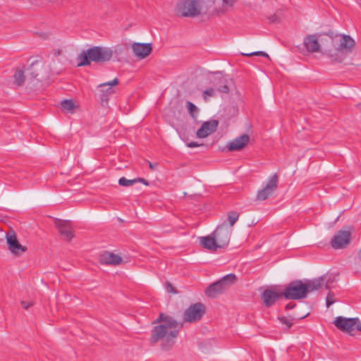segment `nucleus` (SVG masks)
<instances>
[{"instance_id":"44","label":"nucleus","mask_w":361,"mask_h":361,"mask_svg":"<svg viewBox=\"0 0 361 361\" xmlns=\"http://www.w3.org/2000/svg\"><path fill=\"white\" fill-rule=\"evenodd\" d=\"M221 81H222V82L224 83L226 82V79L223 78V79H221Z\"/></svg>"},{"instance_id":"6","label":"nucleus","mask_w":361,"mask_h":361,"mask_svg":"<svg viewBox=\"0 0 361 361\" xmlns=\"http://www.w3.org/2000/svg\"><path fill=\"white\" fill-rule=\"evenodd\" d=\"M283 295L287 300L305 299L307 298V287L301 280L293 281L286 286Z\"/></svg>"},{"instance_id":"13","label":"nucleus","mask_w":361,"mask_h":361,"mask_svg":"<svg viewBox=\"0 0 361 361\" xmlns=\"http://www.w3.org/2000/svg\"><path fill=\"white\" fill-rule=\"evenodd\" d=\"M357 322V318H345L337 317L334 321V324L341 331L350 333L355 329Z\"/></svg>"},{"instance_id":"36","label":"nucleus","mask_w":361,"mask_h":361,"mask_svg":"<svg viewBox=\"0 0 361 361\" xmlns=\"http://www.w3.org/2000/svg\"><path fill=\"white\" fill-rule=\"evenodd\" d=\"M21 305L23 306V307L25 310H27L30 307L32 306L33 305V302H26V301H24V300H22L21 301Z\"/></svg>"},{"instance_id":"33","label":"nucleus","mask_w":361,"mask_h":361,"mask_svg":"<svg viewBox=\"0 0 361 361\" xmlns=\"http://www.w3.org/2000/svg\"><path fill=\"white\" fill-rule=\"evenodd\" d=\"M166 288L169 293H177V291L176 290L173 285L169 282H167L166 283Z\"/></svg>"},{"instance_id":"39","label":"nucleus","mask_w":361,"mask_h":361,"mask_svg":"<svg viewBox=\"0 0 361 361\" xmlns=\"http://www.w3.org/2000/svg\"><path fill=\"white\" fill-rule=\"evenodd\" d=\"M295 303H293V302H290L288 304L286 305V310H290V309H293L295 307Z\"/></svg>"},{"instance_id":"11","label":"nucleus","mask_w":361,"mask_h":361,"mask_svg":"<svg viewBox=\"0 0 361 361\" xmlns=\"http://www.w3.org/2000/svg\"><path fill=\"white\" fill-rule=\"evenodd\" d=\"M54 224L63 240L69 242L74 238V230L71 221L54 219Z\"/></svg>"},{"instance_id":"1","label":"nucleus","mask_w":361,"mask_h":361,"mask_svg":"<svg viewBox=\"0 0 361 361\" xmlns=\"http://www.w3.org/2000/svg\"><path fill=\"white\" fill-rule=\"evenodd\" d=\"M320 43L317 35L306 36L303 45L308 52L314 53L323 49L322 54L326 56L332 62L341 63L347 55L353 51L355 40L348 35L334 33L330 31L319 34Z\"/></svg>"},{"instance_id":"30","label":"nucleus","mask_w":361,"mask_h":361,"mask_svg":"<svg viewBox=\"0 0 361 361\" xmlns=\"http://www.w3.org/2000/svg\"><path fill=\"white\" fill-rule=\"evenodd\" d=\"M214 96H215V90L213 88L207 89L203 92V97L205 100L207 99L208 97H214Z\"/></svg>"},{"instance_id":"45","label":"nucleus","mask_w":361,"mask_h":361,"mask_svg":"<svg viewBox=\"0 0 361 361\" xmlns=\"http://www.w3.org/2000/svg\"><path fill=\"white\" fill-rule=\"evenodd\" d=\"M360 216H361V212H360Z\"/></svg>"},{"instance_id":"5","label":"nucleus","mask_w":361,"mask_h":361,"mask_svg":"<svg viewBox=\"0 0 361 361\" xmlns=\"http://www.w3.org/2000/svg\"><path fill=\"white\" fill-rule=\"evenodd\" d=\"M200 0H180L176 7L178 15L182 17L195 18L201 14Z\"/></svg>"},{"instance_id":"28","label":"nucleus","mask_w":361,"mask_h":361,"mask_svg":"<svg viewBox=\"0 0 361 361\" xmlns=\"http://www.w3.org/2000/svg\"><path fill=\"white\" fill-rule=\"evenodd\" d=\"M136 183L135 178L133 180H128L125 177H121L118 180V184L121 186L128 187L130 185H133Z\"/></svg>"},{"instance_id":"26","label":"nucleus","mask_w":361,"mask_h":361,"mask_svg":"<svg viewBox=\"0 0 361 361\" xmlns=\"http://www.w3.org/2000/svg\"><path fill=\"white\" fill-rule=\"evenodd\" d=\"M240 214L235 211H231L228 213V220L229 222V226L232 228L235 222L238 220Z\"/></svg>"},{"instance_id":"17","label":"nucleus","mask_w":361,"mask_h":361,"mask_svg":"<svg viewBox=\"0 0 361 361\" xmlns=\"http://www.w3.org/2000/svg\"><path fill=\"white\" fill-rule=\"evenodd\" d=\"M249 141L250 136L246 133L243 134L228 143V150L230 152L240 151L248 144Z\"/></svg>"},{"instance_id":"15","label":"nucleus","mask_w":361,"mask_h":361,"mask_svg":"<svg viewBox=\"0 0 361 361\" xmlns=\"http://www.w3.org/2000/svg\"><path fill=\"white\" fill-rule=\"evenodd\" d=\"M132 49L136 57L140 59H143L151 54L152 46L151 43L134 42L132 44Z\"/></svg>"},{"instance_id":"32","label":"nucleus","mask_w":361,"mask_h":361,"mask_svg":"<svg viewBox=\"0 0 361 361\" xmlns=\"http://www.w3.org/2000/svg\"><path fill=\"white\" fill-rule=\"evenodd\" d=\"M29 74L32 76V78H37L38 76V73L36 72L35 67L34 64H32L30 67L28 68Z\"/></svg>"},{"instance_id":"3","label":"nucleus","mask_w":361,"mask_h":361,"mask_svg":"<svg viewBox=\"0 0 361 361\" xmlns=\"http://www.w3.org/2000/svg\"><path fill=\"white\" fill-rule=\"evenodd\" d=\"M113 56V51L106 47H92L82 51L78 56V66H90L91 62L103 63L110 61Z\"/></svg>"},{"instance_id":"31","label":"nucleus","mask_w":361,"mask_h":361,"mask_svg":"<svg viewBox=\"0 0 361 361\" xmlns=\"http://www.w3.org/2000/svg\"><path fill=\"white\" fill-rule=\"evenodd\" d=\"M281 18V17L279 12H277V13L271 15L269 18V20L270 23H275L280 22Z\"/></svg>"},{"instance_id":"35","label":"nucleus","mask_w":361,"mask_h":361,"mask_svg":"<svg viewBox=\"0 0 361 361\" xmlns=\"http://www.w3.org/2000/svg\"><path fill=\"white\" fill-rule=\"evenodd\" d=\"M334 302V300L331 299V293H329L326 299V307H329Z\"/></svg>"},{"instance_id":"40","label":"nucleus","mask_w":361,"mask_h":361,"mask_svg":"<svg viewBox=\"0 0 361 361\" xmlns=\"http://www.w3.org/2000/svg\"><path fill=\"white\" fill-rule=\"evenodd\" d=\"M355 328H356V329L357 331H361V322H360V319L358 318H357V322H356Z\"/></svg>"},{"instance_id":"20","label":"nucleus","mask_w":361,"mask_h":361,"mask_svg":"<svg viewBox=\"0 0 361 361\" xmlns=\"http://www.w3.org/2000/svg\"><path fill=\"white\" fill-rule=\"evenodd\" d=\"M99 262L103 264L118 265L122 262L121 256L105 251L99 255Z\"/></svg>"},{"instance_id":"10","label":"nucleus","mask_w":361,"mask_h":361,"mask_svg":"<svg viewBox=\"0 0 361 361\" xmlns=\"http://www.w3.org/2000/svg\"><path fill=\"white\" fill-rule=\"evenodd\" d=\"M6 239L8 248L12 254L19 256L27 250V247L19 243L13 230L10 229L6 233Z\"/></svg>"},{"instance_id":"16","label":"nucleus","mask_w":361,"mask_h":361,"mask_svg":"<svg viewBox=\"0 0 361 361\" xmlns=\"http://www.w3.org/2000/svg\"><path fill=\"white\" fill-rule=\"evenodd\" d=\"M219 125V121L216 120H210L204 122L196 133L197 137L199 138H204L216 131Z\"/></svg>"},{"instance_id":"12","label":"nucleus","mask_w":361,"mask_h":361,"mask_svg":"<svg viewBox=\"0 0 361 361\" xmlns=\"http://www.w3.org/2000/svg\"><path fill=\"white\" fill-rule=\"evenodd\" d=\"M350 242V233L347 231H339L331 240V245L334 249L345 247Z\"/></svg>"},{"instance_id":"22","label":"nucleus","mask_w":361,"mask_h":361,"mask_svg":"<svg viewBox=\"0 0 361 361\" xmlns=\"http://www.w3.org/2000/svg\"><path fill=\"white\" fill-rule=\"evenodd\" d=\"M200 243L204 248L212 252H215L218 248H220L212 233L209 235L200 237Z\"/></svg>"},{"instance_id":"18","label":"nucleus","mask_w":361,"mask_h":361,"mask_svg":"<svg viewBox=\"0 0 361 361\" xmlns=\"http://www.w3.org/2000/svg\"><path fill=\"white\" fill-rule=\"evenodd\" d=\"M283 297V293L277 292L272 289H266L262 293V299L263 300L264 305L269 307L273 305L276 301Z\"/></svg>"},{"instance_id":"23","label":"nucleus","mask_w":361,"mask_h":361,"mask_svg":"<svg viewBox=\"0 0 361 361\" xmlns=\"http://www.w3.org/2000/svg\"><path fill=\"white\" fill-rule=\"evenodd\" d=\"M278 319L281 324L285 326V329H289L293 326L294 321L295 320V317L285 316L279 317Z\"/></svg>"},{"instance_id":"34","label":"nucleus","mask_w":361,"mask_h":361,"mask_svg":"<svg viewBox=\"0 0 361 361\" xmlns=\"http://www.w3.org/2000/svg\"><path fill=\"white\" fill-rule=\"evenodd\" d=\"M218 91L224 93H228L229 88L226 84H224L218 87Z\"/></svg>"},{"instance_id":"21","label":"nucleus","mask_w":361,"mask_h":361,"mask_svg":"<svg viewBox=\"0 0 361 361\" xmlns=\"http://www.w3.org/2000/svg\"><path fill=\"white\" fill-rule=\"evenodd\" d=\"M325 276H320L312 280H308L304 283L307 287V295L312 291L317 290L325 283L326 288L329 289V281H325Z\"/></svg>"},{"instance_id":"7","label":"nucleus","mask_w":361,"mask_h":361,"mask_svg":"<svg viewBox=\"0 0 361 361\" xmlns=\"http://www.w3.org/2000/svg\"><path fill=\"white\" fill-rule=\"evenodd\" d=\"M206 312V307L202 302L190 305L184 312L183 322L195 323L202 319Z\"/></svg>"},{"instance_id":"4","label":"nucleus","mask_w":361,"mask_h":361,"mask_svg":"<svg viewBox=\"0 0 361 361\" xmlns=\"http://www.w3.org/2000/svg\"><path fill=\"white\" fill-rule=\"evenodd\" d=\"M236 281L237 276L233 274H228L209 286L205 294L209 298H216L226 292Z\"/></svg>"},{"instance_id":"29","label":"nucleus","mask_w":361,"mask_h":361,"mask_svg":"<svg viewBox=\"0 0 361 361\" xmlns=\"http://www.w3.org/2000/svg\"><path fill=\"white\" fill-rule=\"evenodd\" d=\"M243 55L248 56H264V57L269 58V55L266 52H264L262 51H254L252 53L243 54Z\"/></svg>"},{"instance_id":"42","label":"nucleus","mask_w":361,"mask_h":361,"mask_svg":"<svg viewBox=\"0 0 361 361\" xmlns=\"http://www.w3.org/2000/svg\"><path fill=\"white\" fill-rule=\"evenodd\" d=\"M357 256H358L359 259H361V249L359 250V252L357 253Z\"/></svg>"},{"instance_id":"2","label":"nucleus","mask_w":361,"mask_h":361,"mask_svg":"<svg viewBox=\"0 0 361 361\" xmlns=\"http://www.w3.org/2000/svg\"><path fill=\"white\" fill-rule=\"evenodd\" d=\"M154 323H158L152 330L150 342L161 343L164 350L171 349L176 343L180 330L183 326V322H178L171 315L160 313Z\"/></svg>"},{"instance_id":"8","label":"nucleus","mask_w":361,"mask_h":361,"mask_svg":"<svg viewBox=\"0 0 361 361\" xmlns=\"http://www.w3.org/2000/svg\"><path fill=\"white\" fill-rule=\"evenodd\" d=\"M232 230L226 222H224L220 226H218L212 233V235L214 236L219 247L222 248L228 245Z\"/></svg>"},{"instance_id":"27","label":"nucleus","mask_w":361,"mask_h":361,"mask_svg":"<svg viewBox=\"0 0 361 361\" xmlns=\"http://www.w3.org/2000/svg\"><path fill=\"white\" fill-rule=\"evenodd\" d=\"M186 107H187L190 116L192 118H195V114H197L198 111L197 107L193 103H192L190 102H186Z\"/></svg>"},{"instance_id":"19","label":"nucleus","mask_w":361,"mask_h":361,"mask_svg":"<svg viewBox=\"0 0 361 361\" xmlns=\"http://www.w3.org/2000/svg\"><path fill=\"white\" fill-rule=\"evenodd\" d=\"M222 4L219 6H216L213 11L212 14L218 16H221L227 13L230 12L235 4L237 3V0H221Z\"/></svg>"},{"instance_id":"43","label":"nucleus","mask_w":361,"mask_h":361,"mask_svg":"<svg viewBox=\"0 0 361 361\" xmlns=\"http://www.w3.org/2000/svg\"><path fill=\"white\" fill-rule=\"evenodd\" d=\"M308 314H309V313L306 314H305V315H304V316L300 317H298V319H303V318L306 317Z\"/></svg>"},{"instance_id":"37","label":"nucleus","mask_w":361,"mask_h":361,"mask_svg":"<svg viewBox=\"0 0 361 361\" xmlns=\"http://www.w3.org/2000/svg\"><path fill=\"white\" fill-rule=\"evenodd\" d=\"M135 180H136V183L140 182V183H142L143 184H145V185H149L148 181L143 178H135Z\"/></svg>"},{"instance_id":"9","label":"nucleus","mask_w":361,"mask_h":361,"mask_svg":"<svg viewBox=\"0 0 361 361\" xmlns=\"http://www.w3.org/2000/svg\"><path fill=\"white\" fill-rule=\"evenodd\" d=\"M279 177L276 173L271 176L265 186L257 194V200L264 201L268 199L276 190L278 188Z\"/></svg>"},{"instance_id":"41","label":"nucleus","mask_w":361,"mask_h":361,"mask_svg":"<svg viewBox=\"0 0 361 361\" xmlns=\"http://www.w3.org/2000/svg\"><path fill=\"white\" fill-rule=\"evenodd\" d=\"M148 163H149V168H150L152 170L155 169V168H156V167L157 166V165H158V164H157V163H154V164H153V163H151L150 161H148Z\"/></svg>"},{"instance_id":"38","label":"nucleus","mask_w":361,"mask_h":361,"mask_svg":"<svg viewBox=\"0 0 361 361\" xmlns=\"http://www.w3.org/2000/svg\"><path fill=\"white\" fill-rule=\"evenodd\" d=\"M200 145H199L196 142H190L187 143V146L188 147H190V148L196 147H198V146H200Z\"/></svg>"},{"instance_id":"24","label":"nucleus","mask_w":361,"mask_h":361,"mask_svg":"<svg viewBox=\"0 0 361 361\" xmlns=\"http://www.w3.org/2000/svg\"><path fill=\"white\" fill-rule=\"evenodd\" d=\"M61 110L66 112H73L75 104L72 100L65 99L61 103Z\"/></svg>"},{"instance_id":"14","label":"nucleus","mask_w":361,"mask_h":361,"mask_svg":"<svg viewBox=\"0 0 361 361\" xmlns=\"http://www.w3.org/2000/svg\"><path fill=\"white\" fill-rule=\"evenodd\" d=\"M118 80L114 78L112 81L99 84L98 87L100 88L101 95V104L105 106L108 104L109 95L114 93L112 87L118 84Z\"/></svg>"},{"instance_id":"25","label":"nucleus","mask_w":361,"mask_h":361,"mask_svg":"<svg viewBox=\"0 0 361 361\" xmlns=\"http://www.w3.org/2000/svg\"><path fill=\"white\" fill-rule=\"evenodd\" d=\"M14 82L15 83L20 86L23 84L25 80L24 72L22 70H17L14 74Z\"/></svg>"}]
</instances>
